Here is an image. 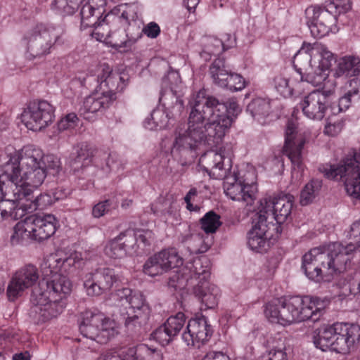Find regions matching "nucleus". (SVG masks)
<instances>
[{
  "instance_id": "obj_1",
  "label": "nucleus",
  "mask_w": 360,
  "mask_h": 360,
  "mask_svg": "<svg viewBox=\"0 0 360 360\" xmlns=\"http://www.w3.org/2000/svg\"><path fill=\"white\" fill-rule=\"evenodd\" d=\"M191 112L186 130L176 129L172 152L192 151L207 143L217 145L240 110L236 101H220L214 96L200 90L189 101Z\"/></svg>"
},
{
  "instance_id": "obj_2",
  "label": "nucleus",
  "mask_w": 360,
  "mask_h": 360,
  "mask_svg": "<svg viewBox=\"0 0 360 360\" xmlns=\"http://www.w3.org/2000/svg\"><path fill=\"white\" fill-rule=\"evenodd\" d=\"M347 245L331 243L314 248L302 257V269L306 276L316 282H330L351 265L356 249L360 247V220L354 221L347 231Z\"/></svg>"
},
{
  "instance_id": "obj_3",
  "label": "nucleus",
  "mask_w": 360,
  "mask_h": 360,
  "mask_svg": "<svg viewBox=\"0 0 360 360\" xmlns=\"http://www.w3.org/2000/svg\"><path fill=\"white\" fill-rule=\"evenodd\" d=\"M321 305L318 297L293 296L268 303L264 313L269 321L283 326L309 319L316 321L321 316Z\"/></svg>"
},
{
  "instance_id": "obj_4",
  "label": "nucleus",
  "mask_w": 360,
  "mask_h": 360,
  "mask_svg": "<svg viewBox=\"0 0 360 360\" xmlns=\"http://www.w3.org/2000/svg\"><path fill=\"white\" fill-rule=\"evenodd\" d=\"M22 41L26 48V57L30 60L46 56L51 53L55 45L64 43L62 31L42 23L28 30Z\"/></svg>"
},
{
  "instance_id": "obj_5",
  "label": "nucleus",
  "mask_w": 360,
  "mask_h": 360,
  "mask_svg": "<svg viewBox=\"0 0 360 360\" xmlns=\"http://www.w3.org/2000/svg\"><path fill=\"white\" fill-rule=\"evenodd\" d=\"M79 330L84 338L105 344L117 334L116 323L99 311L86 310L81 314Z\"/></svg>"
},
{
  "instance_id": "obj_6",
  "label": "nucleus",
  "mask_w": 360,
  "mask_h": 360,
  "mask_svg": "<svg viewBox=\"0 0 360 360\" xmlns=\"http://www.w3.org/2000/svg\"><path fill=\"white\" fill-rule=\"evenodd\" d=\"M118 300L124 307L122 316L125 327L131 331H136L145 324L148 319L150 309L141 293L132 294L129 288H122L117 292Z\"/></svg>"
},
{
  "instance_id": "obj_7",
  "label": "nucleus",
  "mask_w": 360,
  "mask_h": 360,
  "mask_svg": "<svg viewBox=\"0 0 360 360\" xmlns=\"http://www.w3.org/2000/svg\"><path fill=\"white\" fill-rule=\"evenodd\" d=\"M320 171L328 179L345 177L347 193L360 200V151L345 158L338 165L323 166Z\"/></svg>"
},
{
  "instance_id": "obj_8",
  "label": "nucleus",
  "mask_w": 360,
  "mask_h": 360,
  "mask_svg": "<svg viewBox=\"0 0 360 360\" xmlns=\"http://www.w3.org/2000/svg\"><path fill=\"white\" fill-rule=\"evenodd\" d=\"M160 102L165 110L154 109L150 113V117H147L143 122L146 129L149 130L164 129L167 126L169 119L180 117L184 111V101L176 95L172 87L161 91Z\"/></svg>"
},
{
  "instance_id": "obj_9",
  "label": "nucleus",
  "mask_w": 360,
  "mask_h": 360,
  "mask_svg": "<svg viewBox=\"0 0 360 360\" xmlns=\"http://www.w3.org/2000/svg\"><path fill=\"white\" fill-rule=\"evenodd\" d=\"M44 155L42 150L32 145L24 146L21 150L11 154L9 160L0 170V179L2 182L17 179L20 174V165L22 169L45 167Z\"/></svg>"
},
{
  "instance_id": "obj_10",
  "label": "nucleus",
  "mask_w": 360,
  "mask_h": 360,
  "mask_svg": "<svg viewBox=\"0 0 360 360\" xmlns=\"http://www.w3.org/2000/svg\"><path fill=\"white\" fill-rule=\"evenodd\" d=\"M42 285L32 289L30 302L32 307L30 317L37 324L56 318L63 311L66 302L46 296L42 293Z\"/></svg>"
},
{
  "instance_id": "obj_11",
  "label": "nucleus",
  "mask_w": 360,
  "mask_h": 360,
  "mask_svg": "<svg viewBox=\"0 0 360 360\" xmlns=\"http://www.w3.org/2000/svg\"><path fill=\"white\" fill-rule=\"evenodd\" d=\"M293 202L294 197L290 194L266 196L259 200L256 214L264 217L266 222L275 220L277 224H283L291 214Z\"/></svg>"
},
{
  "instance_id": "obj_12",
  "label": "nucleus",
  "mask_w": 360,
  "mask_h": 360,
  "mask_svg": "<svg viewBox=\"0 0 360 360\" xmlns=\"http://www.w3.org/2000/svg\"><path fill=\"white\" fill-rule=\"evenodd\" d=\"M224 190L226 195L233 200L241 201L246 206H251L257 199V186L254 183H248L239 172L230 170L226 173Z\"/></svg>"
},
{
  "instance_id": "obj_13",
  "label": "nucleus",
  "mask_w": 360,
  "mask_h": 360,
  "mask_svg": "<svg viewBox=\"0 0 360 360\" xmlns=\"http://www.w3.org/2000/svg\"><path fill=\"white\" fill-rule=\"evenodd\" d=\"M307 25L311 34L314 37H323L329 32H336L338 29L336 25L337 16L326 5L321 8L309 6L305 10Z\"/></svg>"
},
{
  "instance_id": "obj_14",
  "label": "nucleus",
  "mask_w": 360,
  "mask_h": 360,
  "mask_svg": "<svg viewBox=\"0 0 360 360\" xmlns=\"http://www.w3.org/2000/svg\"><path fill=\"white\" fill-rule=\"evenodd\" d=\"M54 112V107L48 101H34L22 113V122L28 129L40 131L53 122Z\"/></svg>"
},
{
  "instance_id": "obj_15",
  "label": "nucleus",
  "mask_w": 360,
  "mask_h": 360,
  "mask_svg": "<svg viewBox=\"0 0 360 360\" xmlns=\"http://www.w3.org/2000/svg\"><path fill=\"white\" fill-rule=\"evenodd\" d=\"M231 147L229 145L221 147L218 150H210L200 158V164L210 176L216 179H222L230 170Z\"/></svg>"
},
{
  "instance_id": "obj_16",
  "label": "nucleus",
  "mask_w": 360,
  "mask_h": 360,
  "mask_svg": "<svg viewBox=\"0 0 360 360\" xmlns=\"http://www.w3.org/2000/svg\"><path fill=\"white\" fill-rule=\"evenodd\" d=\"M29 195L30 190H24L20 186L14 184L4 186V197L0 200V206L7 219L17 220L27 212L20 205L29 201Z\"/></svg>"
},
{
  "instance_id": "obj_17",
  "label": "nucleus",
  "mask_w": 360,
  "mask_h": 360,
  "mask_svg": "<svg viewBox=\"0 0 360 360\" xmlns=\"http://www.w3.org/2000/svg\"><path fill=\"white\" fill-rule=\"evenodd\" d=\"M296 128V125L292 120L288 121L283 153L286 155L292 162V177L293 179H300L304 172L302 150L305 141L303 139L297 138L295 136Z\"/></svg>"
},
{
  "instance_id": "obj_18",
  "label": "nucleus",
  "mask_w": 360,
  "mask_h": 360,
  "mask_svg": "<svg viewBox=\"0 0 360 360\" xmlns=\"http://www.w3.org/2000/svg\"><path fill=\"white\" fill-rule=\"evenodd\" d=\"M117 281L113 269L100 267L84 276L83 285L88 295L99 296L108 292Z\"/></svg>"
},
{
  "instance_id": "obj_19",
  "label": "nucleus",
  "mask_w": 360,
  "mask_h": 360,
  "mask_svg": "<svg viewBox=\"0 0 360 360\" xmlns=\"http://www.w3.org/2000/svg\"><path fill=\"white\" fill-rule=\"evenodd\" d=\"M39 278L38 269L33 264H26L18 269L12 276L7 287L8 300L14 302L22 296L25 290L33 287L38 282Z\"/></svg>"
},
{
  "instance_id": "obj_20",
  "label": "nucleus",
  "mask_w": 360,
  "mask_h": 360,
  "mask_svg": "<svg viewBox=\"0 0 360 360\" xmlns=\"http://www.w3.org/2000/svg\"><path fill=\"white\" fill-rule=\"evenodd\" d=\"M45 278L38 285H42V293L56 298L59 301H65L66 295L71 291L72 284L69 278L59 272L58 267L44 269Z\"/></svg>"
},
{
  "instance_id": "obj_21",
  "label": "nucleus",
  "mask_w": 360,
  "mask_h": 360,
  "mask_svg": "<svg viewBox=\"0 0 360 360\" xmlns=\"http://www.w3.org/2000/svg\"><path fill=\"white\" fill-rule=\"evenodd\" d=\"M252 229L248 233V245L250 249L257 252L266 251L269 247V239L272 236L269 231L271 228L277 229L272 221L266 222L264 217L255 215Z\"/></svg>"
},
{
  "instance_id": "obj_22",
  "label": "nucleus",
  "mask_w": 360,
  "mask_h": 360,
  "mask_svg": "<svg viewBox=\"0 0 360 360\" xmlns=\"http://www.w3.org/2000/svg\"><path fill=\"white\" fill-rule=\"evenodd\" d=\"M212 335V330L204 316L189 320L186 330L182 334L184 342L191 347L200 348Z\"/></svg>"
},
{
  "instance_id": "obj_23",
  "label": "nucleus",
  "mask_w": 360,
  "mask_h": 360,
  "mask_svg": "<svg viewBox=\"0 0 360 360\" xmlns=\"http://www.w3.org/2000/svg\"><path fill=\"white\" fill-rule=\"evenodd\" d=\"M304 115L314 120H321L330 105L326 93L316 90L306 96L300 103Z\"/></svg>"
},
{
  "instance_id": "obj_24",
  "label": "nucleus",
  "mask_w": 360,
  "mask_h": 360,
  "mask_svg": "<svg viewBox=\"0 0 360 360\" xmlns=\"http://www.w3.org/2000/svg\"><path fill=\"white\" fill-rule=\"evenodd\" d=\"M336 330L333 352L349 353L351 348L360 341V326L356 324L336 323Z\"/></svg>"
},
{
  "instance_id": "obj_25",
  "label": "nucleus",
  "mask_w": 360,
  "mask_h": 360,
  "mask_svg": "<svg viewBox=\"0 0 360 360\" xmlns=\"http://www.w3.org/2000/svg\"><path fill=\"white\" fill-rule=\"evenodd\" d=\"M186 323L184 313L170 316L167 321L151 334L153 338L162 346L167 345L179 333Z\"/></svg>"
},
{
  "instance_id": "obj_26",
  "label": "nucleus",
  "mask_w": 360,
  "mask_h": 360,
  "mask_svg": "<svg viewBox=\"0 0 360 360\" xmlns=\"http://www.w3.org/2000/svg\"><path fill=\"white\" fill-rule=\"evenodd\" d=\"M32 233V239L43 241L51 238L56 231L58 221L53 214L28 217Z\"/></svg>"
},
{
  "instance_id": "obj_27",
  "label": "nucleus",
  "mask_w": 360,
  "mask_h": 360,
  "mask_svg": "<svg viewBox=\"0 0 360 360\" xmlns=\"http://www.w3.org/2000/svg\"><path fill=\"white\" fill-rule=\"evenodd\" d=\"M135 238L131 231L120 233L110 240L105 247V255L112 259H121L127 255H133Z\"/></svg>"
},
{
  "instance_id": "obj_28",
  "label": "nucleus",
  "mask_w": 360,
  "mask_h": 360,
  "mask_svg": "<svg viewBox=\"0 0 360 360\" xmlns=\"http://www.w3.org/2000/svg\"><path fill=\"white\" fill-rule=\"evenodd\" d=\"M312 46L314 53H316L321 57L319 73H314L315 75L307 73L306 81L311 83L314 86H319L326 79L328 75L325 72L331 67L333 62L335 61V57L334 54L324 44L314 43Z\"/></svg>"
},
{
  "instance_id": "obj_29",
  "label": "nucleus",
  "mask_w": 360,
  "mask_h": 360,
  "mask_svg": "<svg viewBox=\"0 0 360 360\" xmlns=\"http://www.w3.org/2000/svg\"><path fill=\"white\" fill-rule=\"evenodd\" d=\"M122 77L113 72L112 68L106 63L101 65L98 70L97 82L99 83V91L105 96H110L111 101L115 99V93L120 90V83Z\"/></svg>"
},
{
  "instance_id": "obj_30",
  "label": "nucleus",
  "mask_w": 360,
  "mask_h": 360,
  "mask_svg": "<svg viewBox=\"0 0 360 360\" xmlns=\"http://www.w3.org/2000/svg\"><path fill=\"white\" fill-rule=\"evenodd\" d=\"M98 153L94 146L86 142L79 143L74 146L68 158V165L74 172H78L89 166Z\"/></svg>"
},
{
  "instance_id": "obj_31",
  "label": "nucleus",
  "mask_w": 360,
  "mask_h": 360,
  "mask_svg": "<svg viewBox=\"0 0 360 360\" xmlns=\"http://www.w3.org/2000/svg\"><path fill=\"white\" fill-rule=\"evenodd\" d=\"M46 176V167H38L31 169H22V174H18V179L14 180L9 178L6 184H14L16 186H20L23 189L30 190L28 200H30V195L32 194L33 188L41 186Z\"/></svg>"
},
{
  "instance_id": "obj_32",
  "label": "nucleus",
  "mask_w": 360,
  "mask_h": 360,
  "mask_svg": "<svg viewBox=\"0 0 360 360\" xmlns=\"http://www.w3.org/2000/svg\"><path fill=\"white\" fill-rule=\"evenodd\" d=\"M193 294L205 309H214L217 307L221 296L219 288L207 281L196 284L193 287Z\"/></svg>"
},
{
  "instance_id": "obj_33",
  "label": "nucleus",
  "mask_w": 360,
  "mask_h": 360,
  "mask_svg": "<svg viewBox=\"0 0 360 360\" xmlns=\"http://www.w3.org/2000/svg\"><path fill=\"white\" fill-rule=\"evenodd\" d=\"M105 0H89L81 11V26L83 28L96 25L105 12Z\"/></svg>"
},
{
  "instance_id": "obj_34",
  "label": "nucleus",
  "mask_w": 360,
  "mask_h": 360,
  "mask_svg": "<svg viewBox=\"0 0 360 360\" xmlns=\"http://www.w3.org/2000/svg\"><path fill=\"white\" fill-rule=\"evenodd\" d=\"M142 33H144L149 38L155 39L160 34V27L155 22L148 23L141 31L136 26L129 27L126 34L127 39L121 41L120 43H115L114 46L117 48H130L141 37Z\"/></svg>"
},
{
  "instance_id": "obj_35",
  "label": "nucleus",
  "mask_w": 360,
  "mask_h": 360,
  "mask_svg": "<svg viewBox=\"0 0 360 360\" xmlns=\"http://www.w3.org/2000/svg\"><path fill=\"white\" fill-rule=\"evenodd\" d=\"M103 94L97 91L96 93L86 97L79 108L80 115L85 119H89L91 115L108 108L112 101L110 96H105Z\"/></svg>"
},
{
  "instance_id": "obj_36",
  "label": "nucleus",
  "mask_w": 360,
  "mask_h": 360,
  "mask_svg": "<svg viewBox=\"0 0 360 360\" xmlns=\"http://www.w3.org/2000/svg\"><path fill=\"white\" fill-rule=\"evenodd\" d=\"M336 333V323L315 330L312 335L315 347L323 352H333Z\"/></svg>"
},
{
  "instance_id": "obj_37",
  "label": "nucleus",
  "mask_w": 360,
  "mask_h": 360,
  "mask_svg": "<svg viewBox=\"0 0 360 360\" xmlns=\"http://www.w3.org/2000/svg\"><path fill=\"white\" fill-rule=\"evenodd\" d=\"M189 281L199 280L198 283L207 281L210 276V262L205 256L197 257L184 268Z\"/></svg>"
},
{
  "instance_id": "obj_38",
  "label": "nucleus",
  "mask_w": 360,
  "mask_h": 360,
  "mask_svg": "<svg viewBox=\"0 0 360 360\" xmlns=\"http://www.w3.org/2000/svg\"><path fill=\"white\" fill-rule=\"evenodd\" d=\"M84 264L82 253L75 252L65 259L58 258L57 256H51L44 264V269H54L58 267V271L64 272L70 271L72 267L80 268Z\"/></svg>"
},
{
  "instance_id": "obj_39",
  "label": "nucleus",
  "mask_w": 360,
  "mask_h": 360,
  "mask_svg": "<svg viewBox=\"0 0 360 360\" xmlns=\"http://www.w3.org/2000/svg\"><path fill=\"white\" fill-rule=\"evenodd\" d=\"M313 52L311 44L304 42L300 49L297 52L293 58V66L299 75L298 81L306 80L304 79L303 71H307L310 67Z\"/></svg>"
},
{
  "instance_id": "obj_40",
  "label": "nucleus",
  "mask_w": 360,
  "mask_h": 360,
  "mask_svg": "<svg viewBox=\"0 0 360 360\" xmlns=\"http://www.w3.org/2000/svg\"><path fill=\"white\" fill-rule=\"evenodd\" d=\"M185 243L191 254H200L207 252L212 244V238L200 234L190 235L184 237Z\"/></svg>"
},
{
  "instance_id": "obj_41",
  "label": "nucleus",
  "mask_w": 360,
  "mask_h": 360,
  "mask_svg": "<svg viewBox=\"0 0 360 360\" xmlns=\"http://www.w3.org/2000/svg\"><path fill=\"white\" fill-rule=\"evenodd\" d=\"M94 164L105 174L115 172L122 167L118 155L115 153L98 152L94 158Z\"/></svg>"
},
{
  "instance_id": "obj_42",
  "label": "nucleus",
  "mask_w": 360,
  "mask_h": 360,
  "mask_svg": "<svg viewBox=\"0 0 360 360\" xmlns=\"http://www.w3.org/2000/svg\"><path fill=\"white\" fill-rule=\"evenodd\" d=\"M231 70L226 65L223 58H216L210 65L209 73L213 82L219 86H224L228 84V77Z\"/></svg>"
},
{
  "instance_id": "obj_43",
  "label": "nucleus",
  "mask_w": 360,
  "mask_h": 360,
  "mask_svg": "<svg viewBox=\"0 0 360 360\" xmlns=\"http://www.w3.org/2000/svg\"><path fill=\"white\" fill-rule=\"evenodd\" d=\"M269 99L257 98L253 99L247 106V111L259 122L266 117L271 111Z\"/></svg>"
},
{
  "instance_id": "obj_44",
  "label": "nucleus",
  "mask_w": 360,
  "mask_h": 360,
  "mask_svg": "<svg viewBox=\"0 0 360 360\" xmlns=\"http://www.w3.org/2000/svg\"><path fill=\"white\" fill-rule=\"evenodd\" d=\"M155 255L166 271L179 267L183 264L182 258L174 248L163 250Z\"/></svg>"
},
{
  "instance_id": "obj_45",
  "label": "nucleus",
  "mask_w": 360,
  "mask_h": 360,
  "mask_svg": "<svg viewBox=\"0 0 360 360\" xmlns=\"http://www.w3.org/2000/svg\"><path fill=\"white\" fill-rule=\"evenodd\" d=\"M224 51V44L222 39L214 37H209L204 39L203 49L200 56L205 60L210 58L211 56H219Z\"/></svg>"
},
{
  "instance_id": "obj_46",
  "label": "nucleus",
  "mask_w": 360,
  "mask_h": 360,
  "mask_svg": "<svg viewBox=\"0 0 360 360\" xmlns=\"http://www.w3.org/2000/svg\"><path fill=\"white\" fill-rule=\"evenodd\" d=\"M84 0H53L51 9L61 15H70L75 13Z\"/></svg>"
},
{
  "instance_id": "obj_47",
  "label": "nucleus",
  "mask_w": 360,
  "mask_h": 360,
  "mask_svg": "<svg viewBox=\"0 0 360 360\" xmlns=\"http://www.w3.org/2000/svg\"><path fill=\"white\" fill-rule=\"evenodd\" d=\"M32 198V194L30 200L25 201V203L20 205L23 210H26L27 212H32L36 210H44L54 202L53 198L50 193H41L34 200Z\"/></svg>"
},
{
  "instance_id": "obj_48",
  "label": "nucleus",
  "mask_w": 360,
  "mask_h": 360,
  "mask_svg": "<svg viewBox=\"0 0 360 360\" xmlns=\"http://www.w3.org/2000/svg\"><path fill=\"white\" fill-rule=\"evenodd\" d=\"M360 63V58L354 56H345L340 58L338 63V67L335 72L336 77H340L343 75L348 76L354 75V70L359 69L356 68Z\"/></svg>"
},
{
  "instance_id": "obj_49",
  "label": "nucleus",
  "mask_w": 360,
  "mask_h": 360,
  "mask_svg": "<svg viewBox=\"0 0 360 360\" xmlns=\"http://www.w3.org/2000/svg\"><path fill=\"white\" fill-rule=\"evenodd\" d=\"M322 186V181L319 179H312L307 183L300 193V202L302 206L311 203L318 195Z\"/></svg>"
},
{
  "instance_id": "obj_50",
  "label": "nucleus",
  "mask_w": 360,
  "mask_h": 360,
  "mask_svg": "<svg viewBox=\"0 0 360 360\" xmlns=\"http://www.w3.org/2000/svg\"><path fill=\"white\" fill-rule=\"evenodd\" d=\"M26 238L32 239V233L28 217L15 224L13 228V233L11 236V242L13 245H17Z\"/></svg>"
},
{
  "instance_id": "obj_51",
  "label": "nucleus",
  "mask_w": 360,
  "mask_h": 360,
  "mask_svg": "<svg viewBox=\"0 0 360 360\" xmlns=\"http://www.w3.org/2000/svg\"><path fill=\"white\" fill-rule=\"evenodd\" d=\"M201 229L205 233H213L216 232L221 226L220 216L213 211L206 213L200 221Z\"/></svg>"
},
{
  "instance_id": "obj_52",
  "label": "nucleus",
  "mask_w": 360,
  "mask_h": 360,
  "mask_svg": "<svg viewBox=\"0 0 360 360\" xmlns=\"http://www.w3.org/2000/svg\"><path fill=\"white\" fill-rule=\"evenodd\" d=\"M115 10L112 11L110 13H107L105 17L99 20L96 25L92 26L94 27V30L92 32V35L100 41L105 40L110 37V31L108 29L109 18H111Z\"/></svg>"
},
{
  "instance_id": "obj_53",
  "label": "nucleus",
  "mask_w": 360,
  "mask_h": 360,
  "mask_svg": "<svg viewBox=\"0 0 360 360\" xmlns=\"http://www.w3.org/2000/svg\"><path fill=\"white\" fill-rule=\"evenodd\" d=\"M134 348L136 350L137 360H163L160 351L150 349L146 345H141Z\"/></svg>"
},
{
  "instance_id": "obj_54",
  "label": "nucleus",
  "mask_w": 360,
  "mask_h": 360,
  "mask_svg": "<svg viewBox=\"0 0 360 360\" xmlns=\"http://www.w3.org/2000/svg\"><path fill=\"white\" fill-rule=\"evenodd\" d=\"M143 272L153 277L161 275L167 271L155 254L153 256L149 257L145 262L143 265Z\"/></svg>"
},
{
  "instance_id": "obj_55",
  "label": "nucleus",
  "mask_w": 360,
  "mask_h": 360,
  "mask_svg": "<svg viewBox=\"0 0 360 360\" xmlns=\"http://www.w3.org/2000/svg\"><path fill=\"white\" fill-rule=\"evenodd\" d=\"M127 231H131L132 233V236L135 238V243L133 251L136 253L138 250V248L141 244L143 245V247H147L150 245L153 240V233L150 230H139L136 232H134L131 230H127Z\"/></svg>"
},
{
  "instance_id": "obj_56",
  "label": "nucleus",
  "mask_w": 360,
  "mask_h": 360,
  "mask_svg": "<svg viewBox=\"0 0 360 360\" xmlns=\"http://www.w3.org/2000/svg\"><path fill=\"white\" fill-rule=\"evenodd\" d=\"M276 90L283 97H290L293 94V87L288 78L283 75L276 76L272 82Z\"/></svg>"
},
{
  "instance_id": "obj_57",
  "label": "nucleus",
  "mask_w": 360,
  "mask_h": 360,
  "mask_svg": "<svg viewBox=\"0 0 360 360\" xmlns=\"http://www.w3.org/2000/svg\"><path fill=\"white\" fill-rule=\"evenodd\" d=\"M189 281L187 272L184 269L183 272L181 274L178 271L174 272V274L169 278L168 285L177 290L186 288Z\"/></svg>"
},
{
  "instance_id": "obj_58",
  "label": "nucleus",
  "mask_w": 360,
  "mask_h": 360,
  "mask_svg": "<svg viewBox=\"0 0 360 360\" xmlns=\"http://www.w3.org/2000/svg\"><path fill=\"white\" fill-rule=\"evenodd\" d=\"M245 86V79L240 75L231 71L228 77V84L224 87L228 88L232 91H238L243 89Z\"/></svg>"
},
{
  "instance_id": "obj_59",
  "label": "nucleus",
  "mask_w": 360,
  "mask_h": 360,
  "mask_svg": "<svg viewBox=\"0 0 360 360\" xmlns=\"http://www.w3.org/2000/svg\"><path fill=\"white\" fill-rule=\"evenodd\" d=\"M326 6L329 8V11L336 13V16L347 12L352 8L349 0H333L327 4Z\"/></svg>"
},
{
  "instance_id": "obj_60",
  "label": "nucleus",
  "mask_w": 360,
  "mask_h": 360,
  "mask_svg": "<svg viewBox=\"0 0 360 360\" xmlns=\"http://www.w3.org/2000/svg\"><path fill=\"white\" fill-rule=\"evenodd\" d=\"M78 122L79 118L77 115L74 112H71L66 115L59 121L58 127L60 131L73 129L78 124Z\"/></svg>"
},
{
  "instance_id": "obj_61",
  "label": "nucleus",
  "mask_w": 360,
  "mask_h": 360,
  "mask_svg": "<svg viewBox=\"0 0 360 360\" xmlns=\"http://www.w3.org/2000/svg\"><path fill=\"white\" fill-rule=\"evenodd\" d=\"M46 172L52 173L53 175L57 174L60 170V162L57 158L53 155L44 156Z\"/></svg>"
},
{
  "instance_id": "obj_62",
  "label": "nucleus",
  "mask_w": 360,
  "mask_h": 360,
  "mask_svg": "<svg viewBox=\"0 0 360 360\" xmlns=\"http://www.w3.org/2000/svg\"><path fill=\"white\" fill-rule=\"evenodd\" d=\"M112 202L110 200H105L95 205L92 209V215L95 218H100L108 212Z\"/></svg>"
},
{
  "instance_id": "obj_63",
  "label": "nucleus",
  "mask_w": 360,
  "mask_h": 360,
  "mask_svg": "<svg viewBox=\"0 0 360 360\" xmlns=\"http://www.w3.org/2000/svg\"><path fill=\"white\" fill-rule=\"evenodd\" d=\"M285 350V347L274 348L264 356L262 360H288Z\"/></svg>"
},
{
  "instance_id": "obj_64",
  "label": "nucleus",
  "mask_w": 360,
  "mask_h": 360,
  "mask_svg": "<svg viewBox=\"0 0 360 360\" xmlns=\"http://www.w3.org/2000/svg\"><path fill=\"white\" fill-rule=\"evenodd\" d=\"M136 350L133 347L125 348L118 355H115L114 360H137Z\"/></svg>"
}]
</instances>
